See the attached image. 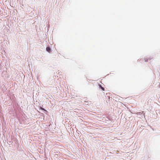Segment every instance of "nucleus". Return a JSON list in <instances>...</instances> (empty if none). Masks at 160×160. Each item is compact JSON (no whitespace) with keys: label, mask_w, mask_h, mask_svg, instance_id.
I'll use <instances>...</instances> for the list:
<instances>
[{"label":"nucleus","mask_w":160,"mask_h":160,"mask_svg":"<svg viewBox=\"0 0 160 160\" xmlns=\"http://www.w3.org/2000/svg\"><path fill=\"white\" fill-rule=\"evenodd\" d=\"M40 108L41 109V110H44V111H46V110L43 108H42V107H40Z\"/></svg>","instance_id":"7ed1b4c3"},{"label":"nucleus","mask_w":160,"mask_h":160,"mask_svg":"<svg viewBox=\"0 0 160 160\" xmlns=\"http://www.w3.org/2000/svg\"><path fill=\"white\" fill-rule=\"evenodd\" d=\"M99 88H100L101 89H102V91H104V88L102 87L101 85L100 84H99Z\"/></svg>","instance_id":"f257e3e1"},{"label":"nucleus","mask_w":160,"mask_h":160,"mask_svg":"<svg viewBox=\"0 0 160 160\" xmlns=\"http://www.w3.org/2000/svg\"><path fill=\"white\" fill-rule=\"evenodd\" d=\"M46 49V50L49 52L51 50V49H50V48L48 47H47Z\"/></svg>","instance_id":"f03ea898"}]
</instances>
